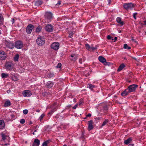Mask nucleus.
Instances as JSON below:
<instances>
[{"mask_svg": "<svg viewBox=\"0 0 146 146\" xmlns=\"http://www.w3.org/2000/svg\"><path fill=\"white\" fill-rule=\"evenodd\" d=\"M4 18L2 15L0 14V23H1L3 21Z\"/></svg>", "mask_w": 146, "mask_h": 146, "instance_id": "34", "label": "nucleus"}, {"mask_svg": "<svg viewBox=\"0 0 146 146\" xmlns=\"http://www.w3.org/2000/svg\"><path fill=\"white\" fill-rule=\"evenodd\" d=\"M42 2L41 1H38L35 3V5L36 6H39L42 4Z\"/></svg>", "mask_w": 146, "mask_h": 146, "instance_id": "27", "label": "nucleus"}, {"mask_svg": "<svg viewBox=\"0 0 146 146\" xmlns=\"http://www.w3.org/2000/svg\"><path fill=\"white\" fill-rule=\"evenodd\" d=\"M25 122V120L24 119H22L20 121V122L21 124H23Z\"/></svg>", "mask_w": 146, "mask_h": 146, "instance_id": "40", "label": "nucleus"}, {"mask_svg": "<svg viewBox=\"0 0 146 146\" xmlns=\"http://www.w3.org/2000/svg\"><path fill=\"white\" fill-rule=\"evenodd\" d=\"M1 137L2 138V141H5L8 137V135L3 133V132H2L1 134Z\"/></svg>", "mask_w": 146, "mask_h": 146, "instance_id": "18", "label": "nucleus"}, {"mask_svg": "<svg viewBox=\"0 0 146 146\" xmlns=\"http://www.w3.org/2000/svg\"><path fill=\"white\" fill-rule=\"evenodd\" d=\"M37 44L39 46H42L45 43L44 38L42 36H39L36 40Z\"/></svg>", "mask_w": 146, "mask_h": 146, "instance_id": "2", "label": "nucleus"}, {"mask_svg": "<svg viewBox=\"0 0 146 146\" xmlns=\"http://www.w3.org/2000/svg\"><path fill=\"white\" fill-rule=\"evenodd\" d=\"M97 49L96 47H91L90 49H92V50H96Z\"/></svg>", "mask_w": 146, "mask_h": 146, "instance_id": "46", "label": "nucleus"}, {"mask_svg": "<svg viewBox=\"0 0 146 146\" xmlns=\"http://www.w3.org/2000/svg\"><path fill=\"white\" fill-rule=\"evenodd\" d=\"M5 43L6 46L9 48L12 49L14 48V44L12 42L6 40L5 41Z\"/></svg>", "mask_w": 146, "mask_h": 146, "instance_id": "8", "label": "nucleus"}, {"mask_svg": "<svg viewBox=\"0 0 146 146\" xmlns=\"http://www.w3.org/2000/svg\"><path fill=\"white\" fill-rule=\"evenodd\" d=\"M108 110V108L107 106H105L103 107V109L102 110L105 113Z\"/></svg>", "mask_w": 146, "mask_h": 146, "instance_id": "32", "label": "nucleus"}, {"mask_svg": "<svg viewBox=\"0 0 146 146\" xmlns=\"http://www.w3.org/2000/svg\"><path fill=\"white\" fill-rule=\"evenodd\" d=\"M83 101L82 100H80L79 102V105H81L82 104H83Z\"/></svg>", "mask_w": 146, "mask_h": 146, "instance_id": "49", "label": "nucleus"}, {"mask_svg": "<svg viewBox=\"0 0 146 146\" xmlns=\"http://www.w3.org/2000/svg\"><path fill=\"white\" fill-rule=\"evenodd\" d=\"M7 57L6 53L3 51L0 50V59L4 60Z\"/></svg>", "mask_w": 146, "mask_h": 146, "instance_id": "11", "label": "nucleus"}, {"mask_svg": "<svg viewBox=\"0 0 146 146\" xmlns=\"http://www.w3.org/2000/svg\"><path fill=\"white\" fill-rule=\"evenodd\" d=\"M33 123V122L32 121H31L29 123V124H31Z\"/></svg>", "mask_w": 146, "mask_h": 146, "instance_id": "56", "label": "nucleus"}, {"mask_svg": "<svg viewBox=\"0 0 146 146\" xmlns=\"http://www.w3.org/2000/svg\"><path fill=\"white\" fill-rule=\"evenodd\" d=\"M1 76L2 78H7L9 77V74L7 73H2Z\"/></svg>", "mask_w": 146, "mask_h": 146, "instance_id": "22", "label": "nucleus"}, {"mask_svg": "<svg viewBox=\"0 0 146 146\" xmlns=\"http://www.w3.org/2000/svg\"><path fill=\"white\" fill-rule=\"evenodd\" d=\"M23 95L24 97H29L32 95V93L29 90H27L23 92Z\"/></svg>", "mask_w": 146, "mask_h": 146, "instance_id": "10", "label": "nucleus"}, {"mask_svg": "<svg viewBox=\"0 0 146 146\" xmlns=\"http://www.w3.org/2000/svg\"><path fill=\"white\" fill-rule=\"evenodd\" d=\"M1 31L0 30V34H1Z\"/></svg>", "mask_w": 146, "mask_h": 146, "instance_id": "62", "label": "nucleus"}, {"mask_svg": "<svg viewBox=\"0 0 146 146\" xmlns=\"http://www.w3.org/2000/svg\"><path fill=\"white\" fill-rule=\"evenodd\" d=\"M15 22V20L14 19H12V24L13 23H14Z\"/></svg>", "mask_w": 146, "mask_h": 146, "instance_id": "54", "label": "nucleus"}, {"mask_svg": "<svg viewBox=\"0 0 146 146\" xmlns=\"http://www.w3.org/2000/svg\"><path fill=\"white\" fill-rule=\"evenodd\" d=\"M40 144V140L38 139H35L33 143L32 144V146H39Z\"/></svg>", "mask_w": 146, "mask_h": 146, "instance_id": "15", "label": "nucleus"}, {"mask_svg": "<svg viewBox=\"0 0 146 146\" xmlns=\"http://www.w3.org/2000/svg\"><path fill=\"white\" fill-rule=\"evenodd\" d=\"M69 34L70 35L69 36V37L70 38H71L72 37L73 33L72 32L70 33Z\"/></svg>", "mask_w": 146, "mask_h": 146, "instance_id": "45", "label": "nucleus"}, {"mask_svg": "<svg viewBox=\"0 0 146 146\" xmlns=\"http://www.w3.org/2000/svg\"><path fill=\"white\" fill-rule=\"evenodd\" d=\"M77 106L78 105L77 104H76L73 107V109H75L77 108Z\"/></svg>", "mask_w": 146, "mask_h": 146, "instance_id": "47", "label": "nucleus"}, {"mask_svg": "<svg viewBox=\"0 0 146 146\" xmlns=\"http://www.w3.org/2000/svg\"><path fill=\"white\" fill-rule=\"evenodd\" d=\"M98 58L99 61L104 64L106 62V59L102 56H99Z\"/></svg>", "mask_w": 146, "mask_h": 146, "instance_id": "20", "label": "nucleus"}, {"mask_svg": "<svg viewBox=\"0 0 146 146\" xmlns=\"http://www.w3.org/2000/svg\"><path fill=\"white\" fill-rule=\"evenodd\" d=\"M5 127V124L4 121L3 120H0V129H3Z\"/></svg>", "mask_w": 146, "mask_h": 146, "instance_id": "21", "label": "nucleus"}, {"mask_svg": "<svg viewBox=\"0 0 146 146\" xmlns=\"http://www.w3.org/2000/svg\"><path fill=\"white\" fill-rule=\"evenodd\" d=\"M88 131H90L93 129L94 126L93 124L94 122L92 120H90L88 121Z\"/></svg>", "mask_w": 146, "mask_h": 146, "instance_id": "13", "label": "nucleus"}, {"mask_svg": "<svg viewBox=\"0 0 146 146\" xmlns=\"http://www.w3.org/2000/svg\"><path fill=\"white\" fill-rule=\"evenodd\" d=\"M34 28V26L31 24H29L26 29V31L28 34H30L32 32L33 29Z\"/></svg>", "mask_w": 146, "mask_h": 146, "instance_id": "9", "label": "nucleus"}, {"mask_svg": "<svg viewBox=\"0 0 146 146\" xmlns=\"http://www.w3.org/2000/svg\"><path fill=\"white\" fill-rule=\"evenodd\" d=\"M109 122V121L108 119H106L103 122L101 125V127H102L104 126L107 123Z\"/></svg>", "mask_w": 146, "mask_h": 146, "instance_id": "28", "label": "nucleus"}, {"mask_svg": "<svg viewBox=\"0 0 146 146\" xmlns=\"http://www.w3.org/2000/svg\"><path fill=\"white\" fill-rule=\"evenodd\" d=\"M14 67L13 64L11 62H7L5 64V68L6 70H11Z\"/></svg>", "mask_w": 146, "mask_h": 146, "instance_id": "5", "label": "nucleus"}, {"mask_svg": "<svg viewBox=\"0 0 146 146\" xmlns=\"http://www.w3.org/2000/svg\"><path fill=\"white\" fill-rule=\"evenodd\" d=\"M28 111L27 110H25L23 111V113L24 114H27L28 113Z\"/></svg>", "mask_w": 146, "mask_h": 146, "instance_id": "38", "label": "nucleus"}, {"mask_svg": "<svg viewBox=\"0 0 146 146\" xmlns=\"http://www.w3.org/2000/svg\"><path fill=\"white\" fill-rule=\"evenodd\" d=\"M107 38L109 40H113V38L110 35H108Z\"/></svg>", "mask_w": 146, "mask_h": 146, "instance_id": "37", "label": "nucleus"}, {"mask_svg": "<svg viewBox=\"0 0 146 146\" xmlns=\"http://www.w3.org/2000/svg\"><path fill=\"white\" fill-rule=\"evenodd\" d=\"M110 63L109 62H107L106 61L104 63V64L105 65H110Z\"/></svg>", "mask_w": 146, "mask_h": 146, "instance_id": "42", "label": "nucleus"}, {"mask_svg": "<svg viewBox=\"0 0 146 146\" xmlns=\"http://www.w3.org/2000/svg\"><path fill=\"white\" fill-rule=\"evenodd\" d=\"M125 67V65L124 64H121L120 66L117 69V71L119 72L121 70H122L123 68Z\"/></svg>", "mask_w": 146, "mask_h": 146, "instance_id": "23", "label": "nucleus"}, {"mask_svg": "<svg viewBox=\"0 0 146 146\" xmlns=\"http://www.w3.org/2000/svg\"><path fill=\"white\" fill-rule=\"evenodd\" d=\"M82 60H82V58L79 59V62H80V63L81 64H82Z\"/></svg>", "mask_w": 146, "mask_h": 146, "instance_id": "48", "label": "nucleus"}, {"mask_svg": "<svg viewBox=\"0 0 146 146\" xmlns=\"http://www.w3.org/2000/svg\"><path fill=\"white\" fill-rule=\"evenodd\" d=\"M144 22L145 24L146 25V21H144Z\"/></svg>", "mask_w": 146, "mask_h": 146, "instance_id": "57", "label": "nucleus"}, {"mask_svg": "<svg viewBox=\"0 0 146 146\" xmlns=\"http://www.w3.org/2000/svg\"><path fill=\"white\" fill-rule=\"evenodd\" d=\"M23 43L20 40L17 41L15 44V47L17 49H21L23 47Z\"/></svg>", "mask_w": 146, "mask_h": 146, "instance_id": "7", "label": "nucleus"}, {"mask_svg": "<svg viewBox=\"0 0 146 146\" xmlns=\"http://www.w3.org/2000/svg\"><path fill=\"white\" fill-rule=\"evenodd\" d=\"M108 2V5H110L111 2V0H107Z\"/></svg>", "mask_w": 146, "mask_h": 146, "instance_id": "50", "label": "nucleus"}, {"mask_svg": "<svg viewBox=\"0 0 146 146\" xmlns=\"http://www.w3.org/2000/svg\"><path fill=\"white\" fill-rule=\"evenodd\" d=\"M88 85L89 86L88 88H89L92 90H93V88L96 87V86H95L92 85L91 84H88Z\"/></svg>", "mask_w": 146, "mask_h": 146, "instance_id": "26", "label": "nucleus"}, {"mask_svg": "<svg viewBox=\"0 0 146 146\" xmlns=\"http://www.w3.org/2000/svg\"><path fill=\"white\" fill-rule=\"evenodd\" d=\"M123 48L125 49L129 50L131 49V48L130 46H128L127 44H125L124 45Z\"/></svg>", "mask_w": 146, "mask_h": 146, "instance_id": "31", "label": "nucleus"}, {"mask_svg": "<svg viewBox=\"0 0 146 146\" xmlns=\"http://www.w3.org/2000/svg\"><path fill=\"white\" fill-rule=\"evenodd\" d=\"M44 114H42L41 116H40V117L39 119H40V121H41L42 120V118L44 117Z\"/></svg>", "mask_w": 146, "mask_h": 146, "instance_id": "39", "label": "nucleus"}, {"mask_svg": "<svg viewBox=\"0 0 146 146\" xmlns=\"http://www.w3.org/2000/svg\"><path fill=\"white\" fill-rule=\"evenodd\" d=\"M35 132H36V130H35L34 131Z\"/></svg>", "mask_w": 146, "mask_h": 146, "instance_id": "63", "label": "nucleus"}, {"mask_svg": "<svg viewBox=\"0 0 146 146\" xmlns=\"http://www.w3.org/2000/svg\"><path fill=\"white\" fill-rule=\"evenodd\" d=\"M134 5L131 3H125L123 5L124 8L127 10L131 9L134 7Z\"/></svg>", "mask_w": 146, "mask_h": 146, "instance_id": "3", "label": "nucleus"}, {"mask_svg": "<svg viewBox=\"0 0 146 146\" xmlns=\"http://www.w3.org/2000/svg\"><path fill=\"white\" fill-rule=\"evenodd\" d=\"M9 145V144H7V143H6V144H5V145Z\"/></svg>", "mask_w": 146, "mask_h": 146, "instance_id": "60", "label": "nucleus"}, {"mask_svg": "<svg viewBox=\"0 0 146 146\" xmlns=\"http://www.w3.org/2000/svg\"><path fill=\"white\" fill-rule=\"evenodd\" d=\"M129 93V92L127 88L121 93V95L123 96H124L128 94Z\"/></svg>", "mask_w": 146, "mask_h": 146, "instance_id": "19", "label": "nucleus"}, {"mask_svg": "<svg viewBox=\"0 0 146 146\" xmlns=\"http://www.w3.org/2000/svg\"><path fill=\"white\" fill-rule=\"evenodd\" d=\"M49 142L50 140H47L43 143L42 146H47L48 144L49 143Z\"/></svg>", "mask_w": 146, "mask_h": 146, "instance_id": "29", "label": "nucleus"}, {"mask_svg": "<svg viewBox=\"0 0 146 146\" xmlns=\"http://www.w3.org/2000/svg\"><path fill=\"white\" fill-rule=\"evenodd\" d=\"M117 37H115V38H114V42H115L116 41V40H117Z\"/></svg>", "mask_w": 146, "mask_h": 146, "instance_id": "52", "label": "nucleus"}, {"mask_svg": "<svg viewBox=\"0 0 146 146\" xmlns=\"http://www.w3.org/2000/svg\"><path fill=\"white\" fill-rule=\"evenodd\" d=\"M61 3V1H59L58 2V3L56 4V5L59 6L60 5Z\"/></svg>", "mask_w": 146, "mask_h": 146, "instance_id": "44", "label": "nucleus"}, {"mask_svg": "<svg viewBox=\"0 0 146 146\" xmlns=\"http://www.w3.org/2000/svg\"><path fill=\"white\" fill-rule=\"evenodd\" d=\"M54 84L53 82L51 81H49L46 83V86L47 88H51L53 86Z\"/></svg>", "mask_w": 146, "mask_h": 146, "instance_id": "16", "label": "nucleus"}, {"mask_svg": "<svg viewBox=\"0 0 146 146\" xmlns=\"http://www.w3.org/2000/svg\"><path fill=\"white\" fill-rule=\"evenodd\" d=\"M40 110H36V112H40Z\"/></svg>", "mask_w": 146, "mask_h": 146, "instance_id": "55", "label": "nucleus"}, {"mask_svg": "<svg viewBox=\"0 0 146 146\" xmlns=\"http://www.w3.org/2000/svg\"><path fill=\"white\" fill-rule=\"evenodd\" d=\"M87 117H86H86H85V118H84V119H86Z\"/></svg>", "mask_w": 146, "mask_h": 146, "instance_id": "61", "label": "nucleus"}, {"mask_svg": "<svg viewBox=\"0 0 146 146\" xmlns=\"http://www.w3.org/2000/svg\"><path fill=\"white\" fill-rule=\"evenodd\" d=\"M86 116V117H90L91 116V114L90 113H88Z\"/></svg>", "mask_w": 146, "mask_h": 146, "instance_id": "51", "label": "nucleus"}, {"mask_svg": "<svg viewBox=\"0 0 146 146\" xmlns=\"http://www.w3.org/2000/svg\"><path fill=\"white\" fill-rule=\"evenodd\" d=\"M42 29L41 26H39L36 29V31L37 33H39L40 32Z\"/></svg>", "mask_w": 146, "mask_h": 146, "instance_id": "30", "label": "nucleus"}, {"mask_svg": "<svg viewBox=\"0 0 146 146\" xmlns=\"http://www.w3.org/2000/svg\"><path fill=\"white\" fill-rule=\"evenodd\" d=\"M33 134L34 135H35V131L33 132Z\"/></svg>", "mask_w": 146, "mask_h": 146, "instance_id": "59", "label": "nucleus"}, {"mask_svg": "<svg viewBox=\"0 0 146 146\" xmlns=\"http://www.w3.org/2000/svg\"><path fill=\"white\" fill-rule=\"evenodd\" d=\"M97 119L98 120H100L101 119L100 118V117H98V118H97Z\"/></svg>", "mask_w": 146, "mask_h": 146, "instance_id": "58", "label": "nucleus"}, {"mask_svg": "<svg viewBox=\"0 0 146 146\" xmlns=\"http://www.w3.org/2000/svg\"><path fill=\"white\" fill-rule=\"evenodd\" d=\"M45 29L48 32H52L53 31V27L50 24L47 25L45 27Z\"/></svg>", "mask_w": 146, "mask_h": 146, "instance_id": "12", "label": "nucleus"}, {"mask_svg": "<svg viewBox=\"0 0 146 146\" xmlns=\"http://www.w3.org/2000/svg\"><path fill=\"white\" fill-rule=\"evenodd\" d=\"M131 146H134V145H133Z\"/></svg>", "mask_w": 146, "mask_h": 146, "instance_id": "64", "label": "nucleus"}, {"mask_svg": "<svg viewBox=\"0 0 146 146\" xmlns=\"http://www.w3.org/2000/svg\"><path fill=\"white\" fill-rule=\"evenodd\" d=\"M11 105V103L9 100H8L6 101L4 105L5 107H8L10 106Z\"/></svg>", "mask_w": 146, "mask_h": 146, "instance_id": "25", "label": "nucleus"}, {"mask_svg": "<svg viewBox=\"0 0 146 146\" xmlns=\"http://www.w3.org/2000/svg\"><path fill=\"white\" fill-rule=\"evenodd\" d=\"M44 17L45 22L48 23L51 21L52 18V14L50 12H46L45 13Z\"/></svg>", "mask_w": 146, "mask_h": 146, "instance_id": "1", "label": "nucleus"}, {"mask_svg": "<svg viewBox=\"0 0 146 146\" xmlns=\"http://www.w3.org/2000/svg\"><path fill=\"white\" fill-rule=\"evenodd\" d=\"M75 56V54H72V55H71L70 56L71 57H74Z\"/></svg>", "mask_w": 146, "mask_h": 146, "instance_id": "53", "label": "nucleus"}, {"mask_svg": "<svg viewBox=\"0 0 146 146\" xmlns=\"http://www.w3.org/2000/svg\"><path fill=\"white\" fill-rule=\"evenodd\" d=\"M116 21L120 26L123 25L124 24V22L121 21V19L120 17L117 18Z\"/></svg>", "mask_w": 146, "mask_h": 146, "instance_id": "17", "label": "nucleus"}, {"mask_svg": "<svg viewBox=\"0 0 146 146\" xmlns=\"http://www.w3.org/2000/svg\"><path fill=\"white\" fill-rule=\"evenodd\" d=\"M61 66V64L60 63H59L56 66V67L57 68H60Z\"/></svg>", "mask_w": 146, "mask_h": 146, "instance_id": "41", "label": "nucleus"}, {"mask_svg": "<svg viewBox=\"0 0 146 146\" xmlns=\"http://www.w3.org/2000/svg\"><path fill=\"white\" fill-rule=\"evenodd\" d=\"M19 57V55L18 54H16L14 58V60L16 61H18Z\"/></svg>", "mask_w": 146, "mask_h": 146, "instance_id": "33", "label": "nucleus"}, {"mask_svg": "<svg viewBox=\"0 0 146 146\" xmlns=\"http://www.w3.org/2000/svg\"><path fill=\"white\" fill-rule=\"evenodd\" d=\"M132 139L130 137L128 139H127V140H125L124 141V144L127 145L129 144V143H130L131 141H132Z\"/></svg>", "mask_w": 146, "mask_h": 146, "instance_id": "24", "label": "nucleus"}, {"mask_svg": "<svg viewBox=\"0 0 146 146\" xmlns=\"http://www.w3.org/2000/svg\"><path fill=\"white\" fill-rule=\"evenodd\" d=\"M59 47V44L57 42H55L53 43L51 45V48L52 49L55 50H58Z\"/></svg>", "mask_w": 146, "mask_h": 146, "instance_id": "6", "label": "nucleus"}, {"mask_svg": "<svg viewBox=\"0 0 146 146\" xmlns=\"http://www.w3.org/2000/svg\"><path fill=\"white\" fill-rule=\"evenodd\" d=\"M85 45L86 48V49L88 50L90 49L91 47H90V46L88 44L86 43L85 44Z\"/></svg>", "mask_w": 146, "mask_h": 146, "instance_id": "35", "label": "nucleus"}, {"mask_svg": "<svg viewBox=\"0 0 146 146\" xmlns=\"http://www.w3.org/2000/svg\"><path fill=\"white\" fill-rule=\"evenodd\" d=\"M10 76V78L13 81H16L18 80V76L17 74H11Z\"/></svg>", "mask_w": 146, "mask_h": 146, "instance_id": "14", "label": "nucleus"}, {"mask_svg": "<svg viewBox=\"0 0 146 146\" xmlns=\"http://www.w3.org/2000/svg\"><path fill=\"white\" fill-rule=\"evenodd\" d=\"M138 87V85L137 84H132L129 86L127 89L129 92L131 93L135 92Z\"/></svg>", "mask_w": 146, "mask_h": 146, "instance_id": "4", "label": "nucleus"}, {"mask_svg": "<svg viewBox=\"0 0 146 146\" xmlns=\"http://www.w3.org/2000/svg\"><path fill=\"white\" fill-rule=\"evenodd\" d=\"M137 14V13H135L133 14V17L135 19H136V15Z\"/></svg>", "mask_w": 146, "mask_h": 146, "instance_id": "43", "label": "nucleus"}, {"mask_svg": "<svg viewBox=\"0 0 146 146\" xmlns=\"http://www.w3.org/2000/svg\"><path fill=\"white\" fill-rule=\"evenodd\" d=\"M56 110L55 108L52 109L51 111H50L49 113H48V114H50V115H51L53 113H54V111Z\"/></svg>", "mask_w": 146, "mask_h": 146, "instance_id": "36", "label": "nucleus"}]
</instances>
